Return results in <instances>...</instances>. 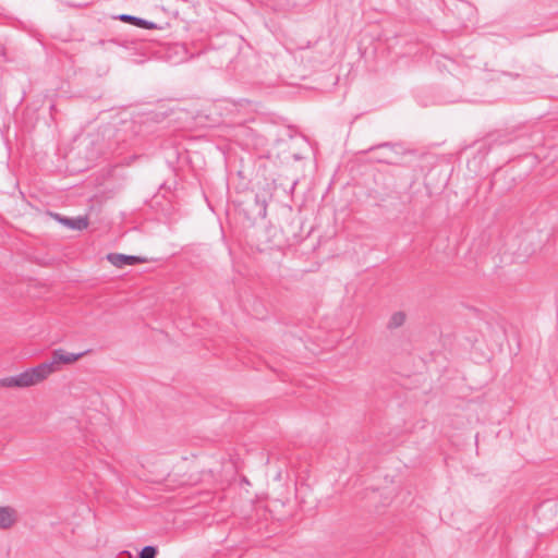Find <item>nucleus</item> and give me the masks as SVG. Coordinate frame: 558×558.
I'll use <instances>...</instances> for the list:
<instances>
[{
  "label": "nucleus",
  "instance_id": "f257e3e1",
  "mask_svg": "<svg viewBox=\"0 0 558 558\" xmlns=\"http://www.w3.org/2000/svg\"><path fill=\"white\" fill-rule=\"evenodd\" d=\"M49 376V366L38 364L34 367H29L24 372H21L16 375L4 377L0 379L1 387H16V388H27L31 386H35L43 380H45Z\"/></svg>",
  "mask_w": 558,
  "mask_h": 558
},
{
  "label": "nucleus",
  "instance_id": "f03ea898",
  "mask_svg": "<svg viewBox=\"0 0 558 558\" xmlns=\"http://www.w3.org/2000/svg\"><path fill=\"white\" fill-rule=\"evenodd\" d=\"M102 137L107 140L105 144V151L116 153L120 150L121 145L125 142V137L122 134V129H116L111 125H107L101 131Z\"/></svg>",
  "mask_w": 558,
  "mask_h": 558
},
{
  "label": "nucleus",
  "instance_id": "7ed1b4c3",
  "mask_svg": "<svg viewBox=\"0 0 558 558\" xmlns=\"http://www.w3.org/2000/svg\"><path fill=\"white\" fill-rule=\"evenodd\" d=\"M85 354V352H78V353H69L65 352L62 349H57L52 353V359L50 361H46L43 363V365L49 366V375L52 374L56 371V366L60 363L70 364L75 361H77L80 357H82Z\"/></svg>",
  "mask_w": 558,
  "mask_h": 558
},
{
  "label": "nucleus",
  "instance_id": "20e7f679",
  "mask_svg": "<svg viewBox=\"0 0 558 558\" xmlns=\"http://www.w3.org/2000/svg\"><path fill=\"white\" fill-rule=\"evenodd\" d=\"M270 199L271 194L266 189H264L260 192H257L254 196L253 207L251 208L252 215H254L257 218L265 219L267 216V207Z\"/></svg>",
  "mask_w": 558,
  "mask_h": 558
},
{
  "label": "nucleus",
  "instance_id": "39448f33",
  "mask_svg": "<svg viewBox=\"0 0 558 558\" xmlns=\"http://www.w3.org/2000/svg\"><path fill=\"white\" fill-rule=\"evenodd\" d=\"M107 259L116 267H122L125 265H135V264L144 262L143 258H141L136 255H126V254H119V253H110L107 256Z\"/></svg>",
  "mask_w": 558,
  "mask_h": 558
},
{
  "label": "nucleus",
  "instance_id": "423d86ee",
  "mask_svg": "<svg viewBox=\"0 0 558 558\" xmlns=\"http://www.w3.org/2000/svg\"><path fill=\"white\" fill-rule=\"evenodd\" d=\"M118 19L122 22L130 23V24L135 25L141 28H145V29H156L157 28V24L155 22L148 21V20H145V19H142L138 16H134L131 14L123 13V14H120L118 16Z\"/></svg>",
  "mask_w": 558,
  "mask_h": 558
},
{
  "label": "nucleus",
  "instance_id": "0eeeda50",
  "mask_svg": "<svg viewBox=\"0 0 558 558\" xmlns=\"http://www.w3.org/2000/svg\"><path fill=\"white\" fill-rule=\"evenodd\" d=\"M54 217L58 219V221L68 227L71 230H83L87 228L88 221L86 217H76V218H68V217H61L60 215L56 214Z\"/></svg>",
  "mask_w": 558,
  "mask_h": 558
},
{
  "label": "nucleus",
  "instance_id": "6e6552de",
  "mask_svg": "<svg viewBox=\"0 0 558 558\" xmlns=\"http://www.w3.org/2000/svg\"><path fill=\"white\" fill-rule=\"evenodd\" d=\"M461 100H462V97L457 94H448V95L439 94V95L433 97V99H430V100L425 101L423 99H420V102L423 106H429V105L453 104V102H458Z\"/></svg>",
  "mask_w": 558,
  "mask_h": 558
},
{
  "label": "nucleus",
  "instance_id": "1a4fd4ad",
  "mask_svg": "<svg viewBox=\"0 0 558 558\" xmlns=\"http://www.w3.org/2000/svg\"><path fill=\"white\" fill-rule=\"evenodd\" d=\"M16 520L15 511L10 507H0V529L11 527Z\"/></svg>",
  "mask_w": 558,
  "mask_h": 558
},
{
  "label": "nucleus",
  "instance_id": "9d476101",
  "mask_svg": "<svg viewBox=\"0 0 558 558\" xmlns=\"http://www.w3.org/2000/svg\"><path fill=\"white\" fill-rule=\"evenodd\" d=\"M405 322V315L403 312H396L391 315L387 327L389 329H396L400 326H402Z\"/></svg>",
  "mask_w": 558,
  "mask_h": 558
},
{
  "label": "nucleus",
  "instance_id": "9b49d317",
  "mask_svg": "<svg viewBox=\"0 0 558 558\" xmlns=\"http://www.w3.org/2000/svg\"><path fill=\"white\" fill-rule=\"evenodd\" d=\"M158 554V549L156 546L147 545L144 546L138 553V558H155Z\"/></svg>",
  "mask_w": 558,
  "mask_h": 558
},
{
  "label": "nucleus",
  "instance_id": "f8f14e48",
  "mask_svg": "<svg viewBox=\"0 0 558 558\" xmlns=\"http://www.w3.org/2000/svg\"><path fill=\"white\" fill-rule=\"evenodd\" d=\"M556 508H557V504H555L553 501H545V502H543L539 506L538 512L539 513H542V512H553Z\"/></svg>",
  "mask_w": 558,
  "mask_h": 558
},
{
  "label": "nucleus",
  "instance_id": "ddd939ff",
  "mask_svg": "<svg viewBox=\"0 0 558 558\" xmlns=\"http://www.w3.org/2000/svg\"><path fill=\"white\" fill-rule=\"evenodd\" d=\"M384 146H389V144L388 143H384V144L378 145L377 147H384Z\"/></svg>",
  "mask_w": 558,
  "mask_h": 558
}]
</instances>
